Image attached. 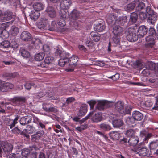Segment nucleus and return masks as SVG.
Returning a JSON list of instances; mask_svg holds the SVG:
<instances>
[{
  "label": "nucleus",
  "instance_id": "obj_1",
  "mask_svg": "<svg viewBox=\"0 0 158 158\" xmlns=\"http://www.w3.org/2000/svg\"><path fill=\"white\" fill-rule=\"evenodd\" d=\"M124 103L123 102L119 101L115 104V109L120 113L125 115L130 114L132 110V107L129 105H127L124 108Z\"/></svg>",
  "mask_w": 158,
  "mask_h": 158
},
{
  "label": "nucleus",
  "instance_id": "obj_2",
  "mask_svg": "<svg viewBox=\"0 0 158 158\" xmlns=\"http://www.w3.org/2000/svg\"><path fill=\"white\" fill-rule=\"evenodd\" d=\"M79 12L76 9H74L72 11L70 14V20L71 21L72 23L71 24L77 30H79L80 28V25H79V23L80 22H78L75 21L76 19H78L79 15Z\"/></svg>",
  "mask_w": 158,
  "mask_h": 158
},
{
  "label": "nucleus",
  "instance_id": "obj_3",
  "mask_svg": "<svg viewBox=\"0 0 158 158\" xmlns=\"http://www.w3.org/2000/svg\"><path fill=\"white\" fill-rule=\"evenodd\" d=\"M136 31L134 28L131 27L128 28L127 38L129 41L134 42L138 40V35L136 34Z\"/></svg>",
  "mask_w": 158,
  "mask_h": 158
},
{
  "label": "nucleus",
  "instance_id": "obj_4",
  "mask_svg": "<svg viewBox=\"0 0 158 158\" xmlns=\"http://www.w3.org/2000/svg\"><path fill=\"white\" fill-rule=\"evenodd\" d=\"M156 102L154 105L153 106V103L150 100H148L143 103V106L152 110H158V95L156 98Z\"/></svg>",
  "mask_w": 158,
  "mask_h": 158
},
{
  "label": "nucleus",
  "instance_id": "obj_5",
  "mask_svg": "<svg viewBox=\"0 0 158 158\" xmlns=\"http://www.w3.org/2000/svg\"><path fill=\"white\" fill-rule=\"evenodd\" d=\"M15 117L13 118H6L5 119V123L6 124L10 127V129H12L15 126L16 124L17 123V121L19 119V116L18 115H15Z\"/></svg>",
  "mask_w": 158,
  "mask_h": 158
},
{
  "label": "nucleus",
  "instance_id": "obj_6",
  "mask_svg": "<svg viewBox=\"0 0 158 158\" xmlns=\"http://www.w3.org/2000/svg\"><path fill=\"white\" fill-rule=\"evenodd\" d=\"M0 145L3 149V151L5 152H10L13 150V145L10 143H8L6 140L1 141Z\"/></svg>",
  "mask_w": 158,
  "mask_h": 158
},
{
  "label": "nucleus",
  "instance_id": "obj_7",
  "mask_svg": "<svg viewBox=\"0 0 158 158\" xmlns=\"http://www.w3.org/2000/svg\"><path fill=\"white\" fill-rule=\"evenodd\" d=\"M11 46L13 48H17L18 45L15 42H11V43L7 40H5L0 43V47L4 48H9Z\"/></svg>",
  "mask_w": 158,
  "mask_h": 158
},
{
  "label": "nucleus",
  "instance_id": "obj_8",
  "mask_svg": "<svg viewBox=\"0 0 158 158\" xmlns=\"http://www.w3.org/2000/svg\"><path fill=\"white\" fill-rule=\"evenodd\" d=\"M70 54L69 53H65V55L60 56L61 58L59 60L58 62L59 65L61 67H63L65 64L68 63V57H69Z\"/></svg>",
  "mask_w": 158,
  "mask_h": 158
},
{
  "label": "nucleus",
  "instance_id": "obj_9",
  "mask_svg": "<svg viewBox=\"0 0 158 158\" xmlns=\"http://www.w3.org/2000/svg\"><path fill=\"white\" fill-rule=\"evenodd\" d=\"M88 107L86 104H82L77 113L78 116L81 117L85 116L87 111Z\"/></svg>",
  "mask_w": 158,
  "mask_h": 158
},
{
  "label": "nucleus",
  "instance_id": "obj_10",
  "mask_svg": "<svg viewBox=\"0 0 158 158\" xmlns=\"http://www.w3.org/2000/svg\"><path fill=\"white\" fill-rule=\"evenodd\" d=\"M14 103L17 106H21L24 104L26 101L25 97H15L13 99Z\"/></svg>",
  "mask_w": 158,
  "mask_h": 158
},
{
  "label": "nucleus",
  "instance_id": "obj_11",
  "mask_svg": "<svg viewBox=\"0 0 158 158\" xmlns=\"http://www.w3.org/2000/svg\"><path fill=\"white\" fill-rule=\"evenodd\" d=\"M26 128V129H24L21 132V135L26 137L27 138H28L29 137V134L33 133L34 131V128L32 127L29 125H27Z\"/></svg>",
  "mask_w": 158,
  "mask_h": 158
},
{
  "label": "nucleus",
  "instance_id": "obj_12",
  "mask_svg": "<svg viewBox=\"0 0 158 158\" xmlns=\"http://www.w3.org/2000/svg\"><path fill=\"white\" fill-rule=\"evenodd\" d=\"M12 18V13L10 11L5 12L2 15L1 22H3L11 19Z\"/></svg>",
  "mask_w": 158,
  "mask_h": 158
},
{
  "label": "nucleus",
  "instance_id": "obj_13",
  "mask_svg": "<svg viewBox=\"0 0 158 158\" xmlns=\"http://www.w3.org/2000/svg\"><path fill=\"white\" fill-rule=\"evenodd\" d=\"M139 142V139L137 136H133L129 138L128 143L130 146L135 147Z\"/></svg>",
  "mask_w": 158,
  "mask_h": 158
},
{
  "label": "nucleus",
  "instance_id": "obj_14",
  "mask_svg": "<svg viewBox=\"0 0 158 158\" xmlns=\"http://www.w3.org/2000/svg\"><path fill=\"white\" fill-rule=\"evenodd\" d=\"M21 39L25 41H28L31 40V35L28 32L26 31L23 32L21 35Z\"/></svg>",
  "mask_w": 158,
  "mask_h": 158
},
{
  "label": "nucleus",
  "instance_id": "obj_15",
  "mask_svg": "<svg viewBox=\"0 0 158 158\" xmlns=\"http://www.w3.org/2000/svg\"><path fill=\"white\" fill-rule=\"evenodd\" d=\"M92 120L94 123H98L102 120V117L101 113L98 112L94 114L91 116Z\"/></svg>",
  "mask_w": 158,
  "mask_h": 158
},
{
  "label": "nucleus",
  "instance_id": "obj_16",
  "mask_svg": "<svg viewBox=\"0 0 158 158\" xmlns=\"http://www.w3.org/2000/svg\"><path fill=\"white\" fill-rule=\"evenodd\" d=\"M123 28L119 25H116L113 27L112 33L114 35L121 36L123 32Z\"/></svg>",
  "mask_w": 158,
  "mask_h": 158
},
{
  "label": "nucleus",
  "instance_id": "obj_17",
  "mask_svg": "<svg viewBox=\"0 0 158 158\" xmlns=\"http://www.w3.org/2000/svg\"><path fill=\"white\" fill-rule=\"evenodd\" d=\"M108 103L106 101H99L97 104L96 109L102 111L107 106Z\"/></svg>",
  "mask_w": 158,
  "mask_h": 158
},
{
  "label": "nucleus",
  "instance_id": "obj_18",
  "mask_svg": "<svg viewBox=\"0 0 158 158\" xmlns=\"http://www.w3.org/2000/svg\"><path fill=\"white\" fill-rule=\"evenodd\" d=\"M148 29L144 25H142L139 27L138 30V34L142 37L146 35L147 33Z\"/></svg>",
  "mask_w": 158,
  "mask_h": 158
},
{
  "label": "nucleus",
  "instance_id": "obj_19",
  "mask_svg": "<svg viewBox=\"0 0 158 158\" xmlns=\"http://www.w3.org/2000/svg\"><path fill=\"white\" fill-rule=\"evenodd\" d=\"M71 3V0H63L60 4V7L63 10L68 9Z\"/></svg>",
  "mask_w": 158,
  "mask_h": 158
},
{
  "label": "nucleus",
  "instance_id": "obj_20",
  "mask_svg": "<svg viewBox=\"0 0 158 158\" xmlns=\"http://www.w3.org/2000/svg\"><path fill=\"white\" fill-rule=\"evenodd\" d=\"M32 150L35 151H30L27 158H37V152L40 151V149L36 146H33Z\"/></svg>",
  "mask_w": 158,
  "mask_h": 158
},
{
  "label": "nucleus",
  "instance_id": "obj_21",
  "mask_svg": "<svg viewBox=\"0 0 158 158\" xmlns=\"http://www.w3.org/2000/svg\"><path fill=\"white\" fill-rule=\"evenodd\" d=\"M136 7V10L137 11H139L143 9L145 6V4L142 1L140 2L138 0H135Z\"/></svg>",
  "mask_w": 158,
  "mask_h": 158
},
{
  "label": "nucleus",
  "instance_id": "obj_22",
  "mask_svg": "<svg viewBox=\"0 0 158 158\" xmlns=\"http://www.w3.org/2000/svg\"><path fill=\"white\" fill-rule=\"evenodd\" d=\"M46 12L49 16L51 18H54L56 16V14L54 8L52 6L48 7L46 10Z\"/></svg>",
  "mask_w": 158,
  "mask_h": 158
},
{
  "label": "nucleus",
  "instance_id": "obj_23",
  "mask_svg": "<svg viewBox=\"0 0 158 158\" xmlns=\"http://www.w3.org/2000/svg\"><path fill=\"white\" fill-rule=\"evenodd\" d=\"M132 117L135 120L141 121L143 118V115L139 111H135L133 112Z\"/></svg>",
  "mask_w": 158,
  "mask_h": 158
},
{
  "label": "nucleus",
  "instance_id": "obj_24",
  "mask_svg": "<svg viewBox=\"0 0 158 158\" xmlns=\"http://www.w3.org/2000/svg\"><path fill=\"white\" fill-rule=\"evenodd\" d=\"M110 138L113 140H118L121 137V134L118 131H112L109 134Z\"/></svg>",
  "mask_w": 158,
  "mask_h": 158
},
{
  "label": "nucleus",
  "instance_id": "obj_25",
  "mask_svg": "<svg viewBox=\"0 0 158 158\" xmlns=\"http://www.w3.org/2000/svg\"><path fill=\"white\" fill-rule=\"evenodd\" d=\"M127 22V18L126 16L119 17L116 20V23L119 25L123 26Z\"/></svg>",
  "mask_w": 158,
  "mask_h": 158
},
{
  "label": "nucleus",
  "instance_id": "obj_26",
  "mask_svg": "<svg viewBox=\"0 0 158 158\" xmlns=\"http://www.w3.org/2000/svg\"><path fill=\"white\" fill-rule=\"evenodd\" d=\"M105 28L104 24L102 22L97 24L94 27V29L95 31L102 32Z\"/></svg>",
  "mask_w": 158,
  "mask_h": 158
},
{
  "label": "nucleus",
  "instance_id": "obj_27",
  "mask_svg": "<svg viewBox=\"0 0 158 158\" xmlns=\"http://www.w3.org/2000/svg\"><path fill=\"white\" fill-rule=\"evenodd\" d=\"M34 10L39 11L43 10L44 7V5L41 2H36L33 5Z\"/></svg>",
  "mask_w": 158,
  "mask_h": 158
},
{
  "label": "nucleus",
  "instance_id": "obj_28",
  "mask_svg": "<svg viewBox=\"0 0 158 158\" xmlns=\"http://www.w3.org/2000/svg\"><path fill=\"white\" fill-rule=\"evenodd\" d=\"M66 18V15L63 14L61 16L60 18L58 21L57 23L60 27H63L65 26L66 24V22L65 21Z\"/></svg>",
  "mask_w": 158,
  "mask_h": 158
},
{
  "label": "nucleus",
  "instance_id": "obj_29",
  "mask_svg": "<svg viewBox=\"0 0 158 158\" xmlns=\"http://www.w3.org/2000/svg\"><path fill=\"white\" fill-rule=\"evenodd\" d=\"M40 15L38 11L34 10L31 12L29 16L31 19L35 21L39 18Z\"/></svg>",
  "mask_w": 158,
  "mask_h": 158
},
{
  "label": "nucleus",
  "instance_id": "obj_30",
  "mask_svg": "<svg viewBox=\"0 0 158 158\" xmlns=\"http://www.w3.org/2000/svg\"><path fill=\"white\" fill-rule=\"evenodd\" d=\"M157 16L156 14H154L148 16L147 19V22L150 24L153 25L156 20Z\"/></svg>",
  "mask_w": 158,
  "mask_h": 158
},
{
  "label": "nucleus",
  "instance_id": "obj_31",
  "mask_svg": "<svg viewBox=\"0 0 158 158\" xmlns=\"http://www.w3.org/2000/svg\"><path fill=\"white\" fill-rule=\"evenodd\" d=\"M156 37L154 36H152L148 35L145 38V40L148 45L150 46H152L154 44V41L156 39Z\"/></svg>",
  "mask_w": 158,
  "mask_h": 158
},
{
  "label": "nucleus",
  "instance_id": "obj_32",
  "mask_svg": "<svg viewBox=\"0 0 158 158\" xmlns=\"http://www.w3.org/2000/svg\"><path fill=\"white\" fill-rule=\"evenodd\" d=\"M18 28L15 26H12L10 30V33L11 35L13 36H16L19 32Z\"/></svg>",
  "mask_w": 158,
  "mask_h": 158
},
{
  "label": "nucleus",
  "instance_id": "obj_33",
  "mask_svg": "<svg viewBox=\"0 0 158 158\" xmlns=\"http://www.w3.org/2000/svg\"><path fill=\"white\" fill-rule=\"evenodd\" d=\"M91 37V39L95 42H98L100 38V35L97 33L92 31L90 34Z\"/></svg>",
  "mask_w": 158,
  "mask_h": 158
},
{
  "label": "nucleus",
  "instance_id": "obj_34",
  "mask_svg": "<svg viewBox=\"0 0 158 158\" xmlns=\"http://www.w3.org/2000/svg\"><path fill=\"white\" fill-rule=\"evenodd\" d=\"M68 63H69V65H75L78 61V57L77 56H73L69 58L68 57Z\"/></svg>",
  "mask_w": 158,
  "mask_h": 158
},
{
  "label": "nucleus",
  "instance_id": "obj_35",
  "mask_svg": "<svg viewBox=\"0 0 158 158\" xmlns=\"http://www.w3.org/2000/svg\"><path fill=\"white\" fill-rule=\"evenodd\" d=\"M148 152V150L146 148L143 147L139 150L137 153L140 156H143L147 155Z\"/></svg>",
  "mask_w": 158,
  "mask_h": 158
},
{
  "label": "nucleus",
  "instance_id": "obj_36",
  "mask_svg": "<svg viewBox=\"0 0 158 158\" xmlns=\"http://www.w3.org/2000/svg\"><path fill=\"white\" fill-rule=\"evenodd\" d=\"M21 55L24 58H28L30 56V54L29 52L26 50L21 48L19 51Z\"/></svg>",
  "mask_w": 158,
  "mask_h": 158
},
{
  "label": "nucleus",
  "instance_id": "obj_37",
  "mask_svg": "<svg viewBox=\"0 0 158 158\" xmlns=\"http://www.w3.org/2000/svg\"><path fill=\"white\" fill-rule=\"evenodd\" d=\"M135 0L131 3L127 5L125 7V10L128 12L132 10L135 6Z\"/></svg>",
  "mask_w": 158,
  "mask_h": 158
},
{
  "label": "nucleus",
  "instance_id": "obj_38",
  "mask_svg": "<svg viewBox=\"0 0 158 158\" xmlns=\"http://www.w3.org/2000/svg\"><path fill=\"white\" fill-rule=\"evenodd\" d=\"M123 122L120 119L115 120L113 122V126L116 128H119L123 125Z\"/></svg>",
  "mask_w": 158,
  "mask_h": 158
},
{
  "label": "nucleus",
  "instance_id": "obj_39",
  "mask_svg": "<svg viewBox=\"0 0 158 158\" xmlns=\"http://www.w3.org/2000/svg\"><path fill=\"white\" fill-rule=\"evenodd\" d=\"M13 87L14 85L12 83L9 82H7L6 83L4 82V92H6L9 90H10L13 88Z\"/></svg>",
  "mask_w": 158,
  "mask_h": 158
},
{
  "label": "nucleus",
  "instance_id": "obj_40",
  "mask_svg": "<svg viewBox=\"0 0 158 158\" xmlns=\"http://www.w3.org/2000/svg\"><path fill=\"white\" fill-rule=\"evenodd\" d=\"M44 134V131L43 130L38 131L35 134L32 135V137L36 140H38Z\"/></svg>",
  "mask_w": 158,
  "mask_h": 158
},
{
  "label": "nucleus",
  "instance_id": "obj_41",
  "mask_svg": "<svg viewBox=\"0 0 158 158\" xmlns=\"http://www.w3.org/2000/svg\"><path fill=\"white\" fill-rule=\"evenodd\" d=\"M138 17V14L133 12L130 15V21L134 23L136 22Z\"/></svg>",
  "mask_w": 158,
  "mask_h": 158
},
{
  "label": "nucleus",
  "instance_id": "obj_42",
  "mask_svg": "<svg viewBox=\"0 0 158 158\" xmlns=\"http://www.w3.org/2000/svg\"><path fill=\"white\" fill-rule=\"evenodd\" d=\"M45 55L43 52H40L35 55V59L36 61H40L44 58Z\"/></svg>",
  "mask_w": 158,
  "mask_h": 158
},
{
  "label": "nucleus",
  "instance_id": "obj_43",
  "mask_svg": "<svg viewBox=\"0 0 158 158\" xmlns=\"http://www.w3.org/2000/svg\"><path fill=\"white\" fill-rule=\"evenodd\" d=\"M116 16L114 14H112L110 15L107 18L106 21L109 23H112L114 21L116 23Z\"/></svg>",
  "mask_w": 158,
  "mask_h": 158
},
{
  "label": "nucleus",
  "instance_id": "obj_44",
  "mask_svg": "<svg viewBox=\"0 0 158 158\" xmlns=\"http://www.w3.org/2000/svg\"><path fill=\"white\" fill-rule=\"evenodd\" d=\"M100 128L103 130L107 131L111 129V127L108 124L102 123L100 125Z\"/></svg>",
  "mask_w": 158,
  "mask_h": 158
},
{
  "label": "nucleus",
  "instance_id": "obj_45",
  "mask_svg": "<svg viewBox=\"0 0 158 158\" xmlns=\"http://www.w3.org/2000/svg\"><path fill=\"white\" fill-rule=\"evenodd\" d=\"M43 49L44 51L43 53L45 55L48 56L50 54V47L47 45L45 44L43 46Z\"/></svg>",
  "mask_w": 158,
  "mask_h": 158
},
{
  "label": "nucleus",
  "instance_id": "obj_46",
  "mask_svg": "<svg viewBox=\"0 0 158 158\" xmlns=\"http://www.w3.org/2000/svg\"><path fill=\"white\" fill-rule=\"evenodd\" d=\"M16 73H5L3 76L7 79H10L15 77L16 76Z\"/></svg>",
  "mask_w": 158,
  "mask_h": 158
},
{
  "label": "nucleus",
  "instance_id": "obj_47",
  "mask_svg": "<svg viewBox=\"0 0 158 158\" xmlns=\"http://www.w3.org/2000/svg\"><path fill=\"white\" fill-rule=\"evenodd\" d=\"M49 30L52 31H56L57 30V25L55 21H52L51 25L49 26Z\"/></svg>",
  "mask_w": 158,
  "mask_h": 158
},
{
  "label": "nucleus",
  "instance_id": "obj_48",
  "mask_svg": "<svg viewBox=\"0 0 158 158\" xmlns=\"http://www.w3.org/2000/svg\"><path fill=\"white\" fill-rule=\"evenodd\" d=\"M0 36L2 39H6L9 36V33L6 30H3L0 34Z\"/></svg>",
  "mask_w": 158,
  "mask_h": 158
},
{
  "label": "nucleus",
  "instance_id": "obj_49",
  "mask_svg": "<svg viewBox=\"0 0 158 158\" xmlns=\"http://www.w3.org/2000/svg\"><path fill=\"white\" fill-rule=\"evenodd\" d=\"M148 34L149 35L154 36L157 39V35H158V32L156 33L154 28L153 27H150L149 30Z\"/></svg>",
  "mask_w": 158,
  "mask_h": 158
},
{
  "label": "nucleus",
  "instance_id": "obj_50",
  "mask_svg": "<svg viewBox=\"0 0 158 158\" xmlns=\"http://www.w3.org/2000/svg\"><path fill=\"white\" fill-rule=\"evenodd\" d=\"M30 152V150L28 149L24 148L23 149L22 152V155L25 158H27Z\"/></svg>",
  "mask_w": 158,
  "mask_h": 158
},
{
  "label": "nucleus",
  "instance_id": "obj_51",
  "mask_svg": "<svg viewBox=\"0 0 158 158\" xmlns=\"http://www.w3.org/2000/svg\"><path fill=\"white\" fill-rule=\"evenodd\" d=\"M93 114V111L90 112L87 116H85L84 118H83L81 120H80L79 121L80 123L81 124L85 122L86 120L89 119L90 117H91V116Z\"/></svg>",
  "mask_w": 158,
  "mask_h": 158
},
{
  "label": "nucleus",
  "instance_id": "obj_52",
  "mask_svg": "<svg viewBox=\"0 0 158 158\" xmlns=\"http://www.w3.org/2000/svg\"><path fill=\"white\" fill-rule=\"evenodd\" d=\"M146 12L145 13L148 16L155 14L154 11L151 9L149 6L147 7Z\"/></svg>",
  "mask_w": 158,
  "mask_h": 158
},
{
  "label": "nucleus",
  "instance_id": "obj_53",
  "mask_svg": "<svg viewBox=\"0 0 158 158\" xmlns=\"http://www.w3.org/2000/svg\"><path fill=\"white\" fill-rule=\"evenodd\" d=\"M55 54L56 56H61L62 55L64 56L65 55V53L64 52H63L59 48L56 47L55 48Z\"/></svg>",
  "mask_w": 158,
  "mask_h": 158
},
{
  "label": "nucleus",
  "instance_id": "obj_54",
  "mask_svg": "<svg viewBox=\"0 0 158 158\" xmlns=\"http://www.w3.org/2000/svg\"><path fill=\"white\" fill-rule=\"evenodd\" d=\"M127 136L130 138L131 137L135 136V131L132 129H129L127 130L125 134Z\"/></svg>",
  "mask_w": 158,
  "mask_h": 158
},
{
  "label": "nucleus",
  "instance_id": "obj_55",
  "mask_svg": "<svg viewBox=\"0 0 158 158\" xmlns=\"http://www.w3.org/2000/svg\"><path fill=\"white\" fill-rule=\"evenodd\" d=\"M120 35H114L112 38L113 42L115 44H118L120 40Z\"/></svg>",
  "mask_w": 158,
  "mask_h": 158
},
{
  "label": "nucleus",
  "instance_id": "obj_56",
  "mask_svg": "<svg viewBox=\"0 0 158 158\" xmlns=\"http://www.w3.org/2000/svg\"><path fill=\"white\" fill-rule=\"evenodd\" d=\"M158 144L156 142H152L150 143L149 147L151 150H154L156 149L158 146Z\"/></svg>",
  "mask_w": 158,
  "mask_h": 158
},
{
  "label": "nucleus",
  "instance_id": "obj_57",
  "mask_svg": "<svg viewBox=\"0 0 158 158\" xmlns=\"http://www.w3.org/2000/svg\"><path fill=\"white\" fill-rule=\"evenodd\" d=\"M47 56L45 57L44 61L48 65L53 60L54 58L53 57L49 56L48 55Z\"/></svg>",
  "mask_w": 158,
  "mask_h": 158
},
{
  "label": "nucleus",
  "instance_id": "obj_58",
  "mask_svg": "<svg viewBox=\"0 0 158 158\" xmlns=\"http://www.w3.org/2000/svg\"><path fill=\"white\" fill-rule=\"evenodd\" d=\"M141 73L144 76H148L150 74V70L146 68L142 71Z\"/></svg>",
  "mask_w": 158,
  "mask_h": 158
},
{
  "label": "nucleus",
  "instance_id": "obj_59",
  "mask_svg": "<svg viewBox=\"0 0 158 158\" xmlns=\"http://www.w3.org/2000/svg\"><path fill=\"white\" fill-rule=\"evenodd\" d=\"M139 18L143 20L145 19L148 16L147 15L143 12H140L138 14Z\"/></svg>",
  "mask_w": 158,
  "mask_h": 158
},
{
  "label": "nucleus",
  "instance_id": "obj_60",
  "mask_svg": "<svg viewBox=\"0 0 158 158\" xmlns=\"http://www.w3.org/2000/svg\"><path fill=\"white\" fill-rule=\"evenodd\" d=\"M46 22L45 23H42V22H39L37 23V27L40 29H44L46 26Z\"/></svg>",
  "mask_w": 158,
  "mask_h": 158
},
{
  "label": "nucleus",
  "instance_id": "obj_61",
  "mask_svg": "<svg viewBox=\"0 0 158 158\" xmlns=\"http://www.w3.org/2000/svg\"><path fill=\"white\" fill-rule=\"evenodd\" d=\"M120 74L118 73H116L111 76L109 77V78L112 79L114 81H116L119 78Z\"/></svg>",
  "mask_w": 158,
  "mask_h": 158
},
{
  "label": "nucleus",
  "instance_id": "obj_62",
  "mask_svg": "<svg viewBox=\"0 0 158 158\" xmlns=\"http://www.w3.org/2000/svg\"><path fill=\"white\" fill-rule=\"evenodd\" d=\"M34 85L33 83L27 82L25 83L24 86L25 88L26 89L29 90L31 88V87Z\"/></svg>",
  "mask_w": 158,
  "mask_h": 158
},
{
  "label": "nucleus",
  "instance_id": "obj_63",
  "mask_svg": "<svg viewBox=\"0 0 158 158\" xmlns=\"http://www.w3.org/2000/svg\"><path fill=\"white\" fill-rule=\"evenodd\" d=\"M152 135L151 133H148L145 136V138L143 139V142L145 143H147L148 140L152 136Z\"/></svg>",
  "mask_w": 158,
  "mask_h": 158
},
{
  "label": "nucleus",
  "instance_id": "obj_64",
  "mask_svg": "<svg viewBox=\"0 0 158 158\" xmlns=\"http://www.w3.org/2000/svg\"><path fill=\"white\" fill-rule=\"evenodd\" d=\"M43 108L46 112H47L50 106V105L48 103H44L43 104Z\"/></svg>",
  "mask_w": 158,
  "mask_h": 158
}]
</instances>
